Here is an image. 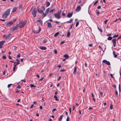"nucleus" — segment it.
Returning a JSON list of instances; mask_svg holds the SVG:
<instances>
[{"mask_svg":"<svg viewBox=\"0 0 121 121\" xmlns=\"http://www.w3.org/2000/svg\"><path fill=\"white\" fill-rule=\"evenodd\" d=\"M26 22V21L22 22V21H20L19 22V24L17 25L20 28H21L24 27Z\"/></svg>","mask_w":121,"mask_h":121,"instance_id":"f257e3e1","label":"nucleus"},{"mask_svg":"<svg viewBox=\"0 0 121 121\" xmlns=\"http://www.w3.org/2000/svg\"><path fill=\"white\" fill-rule=\"evenodd\" d=\"M45 10V8L43 6H42L40 7H37V10L38 12L40 14L43 13V11Z\"/></svg>","mask_w":121,"mask_h":121,"instance_id":"f03ea898","label":"nucleus"},{"mask_svg":"<svg viewBox=\"0 0 121 121\" xmlns=\"http://www.w3.org/2000/svg\"><path fill=\"white\" fill-rule=\"evenodd\" d=\"M61 13V11L58 12L54 14L55 17L57 19H60L61 17V16L60 15Z\"/></svg>","mask_w":121,"mask_h":121,"instance_id":"7ed1b4c3","label":"nucleus"},{"mask_svg":"<svg viewBox=\"0 0 121 121\" xmlns=\"http://www.w3.org/2000/svg\"><path fill=\"white\" fill-rule=\"evenodd\" d=\"M32 13L33 17L34 18L35 17L37 13L35 9H34L33 10Z\"/></svg>","mask_w":121,"mask_h":121,"instance_id":"20e7f679","label":"nucleus"},{"mask_svg":"<svg viewBox=\"0 0 121 121\" xmlns=\"http://www.w3.org/2000/svg\"><path fill=\"white\" fill-rule=\"evenodd\" d=\"M8 15V10H7L4 13V15H2V17L4 18H6Z\"/></svg>","mask_w":121,"mask_h":121,"instance_id":"39448f33","label":"nucleus"},{"mask_svg":"<svg viewBox=\"0 0 121 121\" xmlns=\"http://www.w3.org/2000/svg\"><path fill=\"white\" fill-rule=\"evenodd\" d=\"M18 27V26H17V25L16 26L12 28L10 30L11 31H13L17 29Z\"/></svg>","mask_w":121,"mask_h":121,"instance_id":"423d86ee","label":"nucleus"},{"mask_svg":"<svg viewBox=\"0 0 121 121\" xmlns=\"http://www.w3.org/2000/svg\"><path fill=\"white\" fill-rule=\"evenodd\" d=\"M116 39H114L112 40V42L113 43V46L115 47L116 45Z\"/></svg>","mask_w":121,"mask_h":121,"instance_id":"0eeeda50","label":"nucleus"},{"mask_svg":"<svg viewBox=\"0 0 121 121\" xmlns=\"http://www.w3.org/2000/svg\"><path fill=\"white\" fill-rule=\"evenodd\" d=\"M77 67L76 66H75L74 68V71L73 73L74 74H76L77 72Z\"/></svg>","mask_w":121,"mask_h":121,"instance_id":"6e6552de","label":"nucleus"},{"mask_svg":"<svg viewBox=\"0 0 121 121\" xmlns=\"http://www.w3.org/2000/svg\"><path fill=\"white\" fill-rule=\"evenodd\" d=\"M39 48L42 50H45L47 49V48L46 47L41 46L39 47Z\"/></svg>","mask_w":121,"mask_h":121,"instance_id":"1a4fd4ad","label":"nucleus"},{"mask_svg":"<svg viewBox=\"0 0 121 121\" xmlns=\"http://www.w3.org/2000/svg\"><path fill=\"white\" fill-rule=\"evenodd\" d=\"M81 9V7L80 6H78L76 8V11L77 12H78Z\"/></svg>","mask_w":121,"mask_h":121,"instance_id":"9d476101","label":"nucleus"},{"mask_svg":"<svg viewBox=\"0 0 121 121\" xmlns=\"http://www.w3.org/2000/svg\"><path fill=\"white\" fill-rule=\"evenodd\" d=\"M73 14V13H68V14L67 15V17L69 18H70L72 16Z\"/></svg>","mask_w":121,"mask_h":121,"instance_id":"9b49d317","label":"nucleus"},{"mask_svg":"<svg viewBox=\"0 0 121 121\" xmlns=\"http://www.w3.org/2000/svg\"><path fill=\"white\" fill-rule=\"evenodd\" d=\"M48 27L50 28H51L52 26L51 23L50 22H48L47 24Z\"/></svg>","mask_w":121,"mask_h":121,"instance_id":"f8f14e48","label":"nucleus"},{"mask_svg":"<svg viewBox=\"0 0 121 121\" xmlns=\"http://www.w3.org/2000/svg\"><path fill=\"white\" fill-rule=\"evenodd\" d=\"M20 63L17 62H16L15 61L14 62V64H13L14 66H15L16 67V66L17 65H18L19 64H20Z\"/></svg>","mask_w":121,"mask_h":121,"instance_id":"ddd939ff","label":"nucleus"},{"mask_svg":"<svg viewBox=\"0 0 121 121\" xmlns=\"http://www.w3.org/2000/svg\"><path fill=\"white\" fill-rule=\"evenodd\" d=\"M13 23V22L10 21L8 22V26H10L12 25Z\"/></svg>","mask_w":121,"mask_h":121,"instance_id":"4468645a","label":"nucleus"},{"mask_svg":"<svg viewBox=\"0 0 121 121\" xmlns=\"http://www.w3.org/2000/svg\"><path fill=\"white\" fill-rule=\"evenodd\" d=\"M63 116L62 115H60L58 119V120L59 121H61L62 120V119L63 118Z\"/></svg>","mask_w":121,"mask_h":121,"instance_id":"2eb2a0df","label":"nucleus"},{"mask_svg":"<svg viewBox=\"0 0 121 121\" xmlns=\"http://www.w3.org/2000/svg\"><path fill=\"white\" fill-rule=\"evenodd\" d=\"M54 98L55 99V100L58 101L59 100V99H58L57 97H56V95H55L54 96Z\"/></svg>","mask_w":121,"mask_h":121,"instance_id":"dca6fc26","label":"nucleus"},{"mask_svg":"<svg viewBox=\"0 0 121 121\" xmlns=\"http://www.w3.org/2000/svg\"><path fill=\"white\" fill-rule=\"evenodd\" d=\"M39 29H38V31H37V32H36L35 33L36 34H38V33H39L41 31V28H40V27H39Z\"/></svg>","mask_w":121,"mask_h":121,"instance_id":"f3484780","label":"nucleus"},{"mask_svg":"<svg viewBox=\"0 0 121 121\" xmlns=\"http://www.w3.org/2000/svg\"><path fill=\"white\" fill-rule=\"evenodd\" d=\"M5 42V41H2L0 42V46H2Z\"/></svg>","mask_w":121,"mask_h":121,"instance_id":"a211bd4d","label":"nucleus"},{"mask_svg":"<svg viewBox=\"0 0 121 121\" xmlns=\"http://www.w3.org/2000/svg\"><path fill=\"white\" fill-rule=\"evenodd\" d=\"M49 10V8H48L46 10L45 12L46 13H47L48 14Z\"/></svg>","mask_w":121,"mask_h":121,"instance_id":"6ab92c4d","label":"nucleus"},{"mask_svg":"<svg viewBox=\"0 0 121 121\" xmlns=\"http://www.w3.org/2000/svg\"><path fill=\"white\" fill-rule=\"evenodd\" d=\"M113 54L114 56V57L115 58H116L117 56V55H116L115 54V51H113Z\"/></svg>","mask_w":121,"mask_h":121,"instance_id":"aec40b11","label":"nucleus"},{"mask_svg":"<svg viewBox=\"0 0 121 121\" xmlns=\"http://www.w3.org/2000/svg\"><path fill=\"white\" fill-rule=\"evenodd\" d=\"M36 22H39V23L41 24L42 25L43 24V21L42 20H37Z\"/></svg>","mask_w":121,"mask_h":121,"instance_id":"412c9836","label":"nucleus"},{"mask_svg":"<svg viewBox=\"0 0 121 121\" xmlns=\"http://www.w3.org/2000/svg\"><path fill=\"white\" fill-rule=\"evenodd\" d=\"M64 57L67 59H68L69 57V56L67 54H65L64 55Z\"/></svg>","mask_w":121,"mask_h":121,"instance_id":"4be33fe9","label":"nucleus"},{"mask_svg":"<svg viewBox=\"0 0 121 121\" xmlns=\"http://www.w3.org/2000/svg\"><path fill=\"white\" fill-rule=\"evenodd\" d=\"M73 20V19L72 18H71L70 19V20L69 21H67L66 22L70 23L71 22H72Z\"/></svg>","mask_w":121,"mask_h":121,"instance_id":"5701e85b","label":"nucleus"},{"mask_svg":"<svg viewBox=\"0 0 121 121\" xmlns=\"http://www.w3.org/2000/svg\"><path fill=\"white\" fill-rule=\"evenodd\" d=\"M47 39H45L43 40L42 42L44 44L47 42Z\"/></svg>","mask_w":121,"mask_h":121,"instance_id":"b1692460","label":"nucleus"},{"mask_svg":"<svg viewBox=\"0 0 121 121\" xmlns=\"http://www.w3.org/2000/svg\"><path fill=\"white\" fill-rule=\"evenodd\" d=\"M30 85L31 86H30L31 88L36 87V86L32 84H30Z\"/></svg>","mask_w":121,"mask_h":121,"instance_id":"393cba45","label":"nucleus"},{"mask_svg":"<svg viewBox=\"0 0 121 121\" xmlns=\"http://www.w3.org/2000/svg\"><path fill=\"white\" fill-rule=\"evenodd\" d=\"M59 32H57L54 35V37H56L58 35H59Z\"/></svg>","mask_w":121,"mask_h":121,"instance_id":"a878e982","label":"nucleus"},{"mask_svg":"<svg viewBox=\"0 0 121 121\" xmlns=\"http://www.w3.org/2000/svg\"><path fill=\"white\" fill-rule=\"evenodd\" d=\"M96 12L97 16H98L99 14V11L98 10H96Z\"/></svg>","mask_w":121,"mask_h":121,"instance_id":"bb28decb","label":"nucleus"},{"mask_svg":"<svg viewBox=\"0 0 121 121\" xmlns=\"http://www.w3.org/2000/svg\"><path fill=\"white\" fill-rule=\"evenodd\" d=\"M50 3L49 2H47L46 3L47 7H48L50 5Z\"/></svg>","mask_w":121,"mask_h":121,"instance_id":"cd10ccee","label":"nucleus"},{"mask_svg":"<svg viewBox=\"0 0 121 121\" xmlns=\"http://www.w3.org/2000/svg\"><path fill=\"white\" fill-rule=\"evenodd\" d=\"M112 37L111 36L109 37L107 39L108 40H112Z\"/></svg>","mask_w":121,"mask_h":121,"instance_id":"c85d7f7f","label":"nucleus"},{"mask_svg":"<svg viewBox=\"0 0 121 121\" xmlns=\"http://www.w3.org/2000/svg\"><path fill=\"white\" fill-rule=\"evenodd\" d=\"M70 33L69 32H68L67 34V36L68 37H70Z\"/></svg>","mask_w":121,"mask_h":121,"instance_id":"c756f323","label":"nucleus"},{"mask_svg":"<svg viewBox=\"0 0 121 121\" xmlns=\"http://www.w3.org/2000/svg\"><path fill=\"white\" fill-rule=\"evenodd\" d=\"M16 8H15L13 9L12 11V12H15L16 10Z\"/></svg>","mask_w":121,"mask_h":121,"instance_id":"7c9ffc66","label":"nucleus"},{"mask_svg":"<svg viewBox=\"0 0 121 121\" xmlns=\"http://www.w3.org/2000/svg\"><path fill=\"white\" fill-rule=\"evenodd\" d=\"M67 119H66V121H69V116L68 115H67Z\"/></svg>","mask_w":121,"mask_h":121,"instance_id":"2f4dec72","label":"nucleus"},{"mask_svg":"<svg viewBox=\"0 0 121 121\" xmlns=\"http://www.w3.org/2000/svg\"><path fill=\"white\" fill-rule=\"evenodd\" d=\"M118 34L117 35H114L112 37V38H116V37H118Z\"/></svg>","mask_w":121,"mask_h":121,"instance_id":"473e14b6","label":"nucleus"},{"mask_svg":"<svg viewBox=\"0 0 121 121\" xmlns=\"http://www.w3.org/2000/svg\"><path fill=\"white\" fill-rule=\"evenodd\" d=\"M118 88H119V92H120L121 91V90L120 85V84H119Z\"/></svg>","mask_w":121,"mask_h":121,"instance_id":"72a5a7b5","label":"nucleus"},{"mask_svg":"<svg viewBox=\"0 0 121 121\" xmlns=\"http://www.w3.org/2000/svg\"><path fill=\"white\" fill-rule=\"evenodd\" d=\"M115 93H116V95H115V96L117 95L116 96L117 97L118 96L117 95H118V93L117 91L116 90L115 91Z\"/></svg>","mask_w":121,"mask_h":121,"instance_id":"f704fd0d","label":"nucleus"},{"mask_svg":"<svg viewBox=\"0 0 121 121\" xmlns=\"http://www.w3.org/2000/svg\"><path fill=\"white\" fill-rule=\"evenodd\" d=\"M48 14L47 13H46L45 12L44 13H43V17L46 16Z\"/></svg>","mask_w":121,"mask_h":121,"instance_id":"c9c22d12","label":"nucleus"},{"mask_svg":"<svg viewBox=\"0 0 121 121\" xmlns=\"http://www.w3.org/2000/svg\"><path fill=\"white\" fill-rule=\"evenodd\" d=\"M108 61L107 60H103V62L104 63H105L106 64L107 62Z\"/></svg>","mask_w":121,"mask_h":121,"instance_id":"e433bc0d","label":"nucleus"},{"mask_svg":"<svg viewBox=\"0 0 121 121\" xmlns=\"http://www.w3.org/2000/svg\"><path fill=\"white\" fill-rule=\"evenodd\" d=\"M108 61L107 60H103V62L104 63H105L106 64L107 62Z\"/></svg>","mask_w":121,"mask_h":121,"instance_id":"4c0bfd02","label":"nucleus"},{"mask_svg":"<svg viewBox=\"0 0 121 121\" xmlns=\"http://www.w3.org/2000/svg\"><path fill=\"white\" fill-rule=\"evenodd\" d=\"M97 28L98 30L101 32H103V31L101 30L100 29L98 26L97 27Z\"/></svg>","mask_w":121,"mask_h":121,"instance_id":"58836bf2","label":"nucleus"},{"mask_svg":"<svg viewBox=\"0 0 121 121\" xmlns=\"http://www.w3.org/2000/svg\"><path fill=\"white\" fill-rule=\"evenodd\" d=\"M4 37H5V39H7L8 38V35L6 36V35H4L3 36Z\"/></svg>","mask_w":121,"mask_h":121,"instance_id":"ea45409f","label":"nucleus"},{"mask_svg":"<svg viewBox=\"0 0 121 121\" xmlns=\"http://www.w3.org/2000/svg\"><path fill=\"white\" fill-rule=\"evenodd\" d=\"M106 64L108 65H110V63L108 61Z\"/></svg>","mask_w":121,"mask_h":121,"instance_id":"a19ab883","label":"nucleus"},{"mask_svg":"<svg viewBox=\"0 0 121 121\" xmlns=\"http://www.w3.org/2000/svg\"><path fill=\"white\" fill-rule=\"evenodd\" d=\"M55 10V9H53L51 10L50 11V13H51L53 12Z\"/></svg>","mask_w":121,"mask_h":121,"instance_id":"79ce46f5","label":"nucleus"},{"mask_svg":"<svg viewBox=\"0 0 121 121\" xmlns=\"http://www.w3.org/2000/svg\"><path fill=\"white\" fill-rule=\"evenodd\" d=\"M20 56V54H18L17 56V58H19Z\"/></svg>","mask_w":121,"mask_h":121,"instance_id":"37998d69","label":"nucleus"},{"mask_svg":"<svg viewBox=\"0 0 121 121\" xmlns=\"http://www.w3.org/2000/svg\"><path fill=\"white\" fill-rule=\"evenodd\" d=\"M79 24V22H77L76 24V27H77V26Z\"/></svg>","mask_w":121,"mask_h":121,"instance_id":"c03bdc74","label":"nucleus"},{"mask_svg":"<svg viewBox=\"0 0 121 121\" xmlns=\"http://www.w3.org/2000/svg\"><path fill=\"white\" fill-rule=\"evenodd\" d=\"M110 108L111 110L112 109L113 106H112V105H110Z\"/></svg>","mask_w":121,"mask_h":121,"instance_id":"a18cd8bd","label":"nucleus"},{"mask_svg":"<svg viewBox=\"0 0 121 121\" xmlns=\"http://www.w3.org/2000/svg\"><path fill=\"white\" fill-rule=\"evenodd\" d=\"M2 58L4 59H5L6 58V57L5 56H2Z\"/></svg>","mask_w":121,"mask_h":121,"instance_id":"49530a36","label":"nucleus"},{"mask_svg":"<svg viewBox=\"0 0 121 121\" xmlns=\"http://www.w3.org/2000/svg\"><path fill=\"white\" fill-rule=\"evenodd\" d=\"M98 2V0H97L94 4V5H95Z\"/></svg>","mask_w":121,"mask_h":121,"instance_id":"de8ad7c7","label":"nucleus"},{"mask_svg":"<svg viewBox=\"0 0 121 121\" xmlns=\"http://www.w3.org/2000/svg\"><path fill=\"white\" fill-rule=\"evenodd\" d=\"M108 21V19H107L106 20H105L104 21V23H105V24H106L107 23V21Z\"/></svg>","mask_w":121,"mask_h":121,"instance_id":"09e8293b","label":"nucleus"},{"mask_svg":"<svg viewBox=\"0 0 121 121\" xmlns=\"http://www.w3.org/2000/svg\"><path fill=\"white\" fill-rule=\"evenodd\" d=\"M112 86L115 89H116V85L115 84H114V85H113Z\"/></svg>","mask_w":121,"mask_h":121,"instance_id":"8fccbe9b","label":"nucleus"},{"mask_svg":"<svg viewBox=\"0 0 121 121\" xmlns=\"http://www.w3.org/2000/svg\"><path fill=\"white\" fill-rule=\"evenodd\" d=\"M16 66L15 67V66H14V67H13V71H14L16 69Z\"/></svg>","mask_w":121,"mask_h":121,"instance_id":"3c124183","label":"nucleus"},{"mask_svg":"<svg viewBox=\"0 0 121 121\" xmlns=\"http://www.w3.org/2000/svg\"><path fill=\"white\" fill-rule=\"evenodd\" d=\"M97 8L99 9H101V6L100 5L99 6L97 7Z\"/></svg>","mask_w":121,"mask_h":121,"instance_id":"603ef678","label":"nucleus"},{"mask_svg":"<svg viewBox=\"0 0 121 121\" xmlns=\"http://www.w3.org/2000/svg\"><path fill=\"white\" fill-rule=\"evenodd\" d=\"M56 110V109H55V108L53 109L52 111V112H53L54 111H55Z\"/></svg>","mask_w":121,"mask_h":121,"instance_id":"864d4df0","label":"nucleus"},{"mask_svg":"<svg viewBox=\"0 0 121 121\" xmlns=\"http://www.w3.org/2000/svg\"><path fill=\"white\" fill-rule=\"evenodd\" d=\"M62 16H63L64 17L65 16V13H64L63 12L62 14Z\"/></svg>","mask_w":121,"mask_h":121,"instance_id":"5fc2aeb1","label":"nucleus"},{"mask_svg":"<svg viewBox=\"0 0 121 121\" xmlns=\"http://www.w3.org/2000/svg\"><path fill=\"white\" fill-rule=\"evenodd\" d=\"M16 60L17 61V62L20 63V61L18 59H16Z\"/></svg>","mask_w":121,"mask_h":121,"instance_id":"6e6d98bb","label":"nucleus"},{"mask_svg":"<svg viewBox=\"0 0 121 121\" xmlns=\"http://www.w3.org/2000/svg\"><path fill=\"white\" fill-rule=\"evenodd\" d=\"M12 84H9L8 85V88L9 87L11 86H12Z\"/></svg>","mask_w":121,"mask_h":121,"instance_id":"4d7b16f0","label":"nucleus"},{"mask_svg":"<svg viewBox=\"0 0 121 121\" xmlns=\"http://www.w3.org/2000/svg\"><path fill=\"white\" fill-rule=\"evenodd\" d=\"M73 25V23L71 25V26H70V29L71 30L72 29Z\"/></svg>","mask_w":121,"mask_h":121,"instance_id":"13d9d810","label":"nucleus"},{"mask_svg":"<svg viewBox=\"0 0 121 121\" xmlns=\"http://www.w3.org/2000/svg\"><path fill=\"white\" fill-rule=\"evenodd\" d=\"M93 108H92L91 107H90L89 108H88V110H93Z\"/></svg>","mask_w":121,"mask_h":121,"instance_id":"bf43d9fd","label":"nucleus"},{"mask_svg":"<svg viewBox=\"0 0 121 121\" xmlns=\"http://www.w3.org/2000/svg\"><path fill=\"white\" fill-rule=\"evenodd\" d=\"M92 46H93V44L92 43L91 44H89V47H92Z\"/></svg>","mask_w":121,"mask_h":121,"instance_id":"052dcab7","label":"nucleus"},{"mask_svg":"<svg viewBox=\"0 0 121 121\" xmlns=\"http://www.w3.org/2000/svg\"><path fill=\"white\" fill-rule=\"evenodd\" d=\"M34 106V105L33 104H32L30 107V108H33V107Z\"/></svg>","mask_w":121,"mask_h":121,"instance_id":"680f3d73","label":"nucleus"},{"mask_svg":"<svg viewBox=\"0 0 121 121\" xmlns=\"http://www.w3.org/2000/svg\"><path fill=\"white\" fill-rule=\"evenodd\" d=\"M21 87L20 86V85H18L17 86V88H18V89L20 88Z\"/></svg>","mask_w":121,"mask_h":121,"instance_id":"e2e57ef3","label":"nucleus"},{"mask_svg":"<svg viewBox=\"0 0 121 121\" xmlns=\"http://www.w3.org/2000/svg\"><path fill=\"white\" fill-rule=\"evenodd\" d=\"M60 71L61 72H65V70L64 69H62V70H61Z\"/></svg>","mask_w":121,"mask_h":121,"instance_id":"0e129e2a","label":"nucleus"},{"mask_svg":"<svg viewBox=\"0 0 121 121\" xmlns=\"http://www.w3.org/2000/svg\"><path fill=\"white\" fill-rule=\"evenodd\" d=\"M55 22L56 23H60V22L57 21H55Z\"/></svg>","mask_w":121,"mask_h":121,"instance_id":"69168bd1","label":"nucleus"},{"mask_svg":"<svg viewBox=\"0 0 121 121\" xmlns=\"http://www.w3.org/2000/svg\"><path fill=\"white\" fill-rule=\"evenodd\" d=\"M100 95H101L102 96L103 95V93L102 92H100Z\"/></svg>","mask_w":121,"mask_h":121,"instance_id":"338daca9","label":"nucleus"},{"mask_svg":"<svg viewBox=\"0 0 121 121\" xmlns=\"http://www.w3.org/2000/svg\"><path fill=\"white\" fill-rule=\"evenodd\" d=\"M85 67H87V63H86V62H85Z\"/></svg>","mask_w":121,"mask_h":121,"instance_id":"774afa93","label":"nucleus"}]
</instances>
